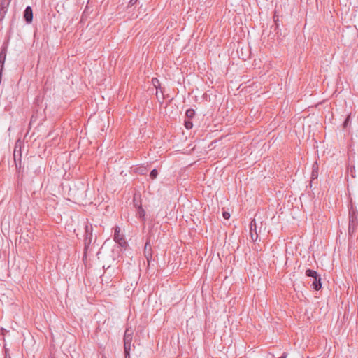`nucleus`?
<instances>
[{
	"mask_svg": "<svg viewBox=\"0 0 358 358\" xmlns=\"http://www.w3.org/2000/svg\"><path fill=\"white\" fill-rule=\"evenodd\" d=\"M131 344L124 343V358H130Z\"/></svg>",
	"mask_w": 358,
	"mask_h": 358,
	"instance_id": "ddd939ff",
	"label": "nucleus"
},
{
	"mask_svg": "<svg viewBox=\"0 0 358 358\" xmlns=\"http://www.w3.org/2000/svg\"><path fill=\"white\" fill-rule=\"evenodd\" d=\"M195 115V110L192 108L187 109L185 113L187 119L192 120Z\"/></svg>",
	"mask_w": 358,
	"mask_h": 358,
	"instance_id": "4468645a",
	"label": "nucleus"
},
{
	"mask_svg": "<svg viewBox=\"0 0 358 358\" xmlns=\"http://www.w3.org/2000/svg\"><path fill=\"white\" fill-rule=\"evenodd\" d=\"M34 160H35V159H34V157H31L29 159H28L27 162V169H29V164H32V162H33Z\"/></svg>",
	"mask_w": 358,
	"mask_h": 358,
	"instance_id": "412c9836",
	"label": "nucleus"
},
{
	"mask_svg": "<svg viewBox=\"0 0 358 358\" xmlns=\"http://www.w3.org/2000/svg\"><path fill=\"white\" fill-rule=\"evenodd\" d=\"M23 18L27 24H31L33 21V10L29 6H27L23 13Z\"/></svg>",
	"mask_w": 358,
	"mask_h": 358,
	"instance_id": "6e6552de",
	"label": "nucleus"
},
{
	"mask_svg": "<svg viewBox=\"0 0 358 358\" xmlns=\"http://www.w3.org/2000/svg\"><path fill=\"white\" fill-rule=\"evenodd\" d=\"M158 176V171L156 169H152L150 173V178L152 180L155 179Z\"/></svg>",
	"mask_w": 358,
	"mask_h": 358,
	"instance_id": "dca6fc26",
	"label": "nucleus"
},
{
	"mask_svg": "<svg viewBox=\"0 0 358 358\" xmlns=\"http://www.w3.org/2000/svg\"><path fill=\"white\" fill-rule=\"evenodd\" d=\"M9 358H10V357H9Z\"/></svg>",
	"mask_w": 358,
	"mask_h": 358,
	"instance_id": "a878e982",
	"label": "nucleus"
},
{
	"mask_svg": "<svg viewBox=\"0 0 358 358\" xmlns=\"http://www.w3.org/2000/svg\"><path fill=\"white\" fill-rule=\"evenodd\" d=\"M152 83L156 89H158V87H160L159 80L157 78H153L152 79Z\"/></svg>",
	"mask_w": 358,
	"mask_h": 358,
	"instance_id": "a211bd4d",
	"label": "nucleus"
},
{
	"mask_svg": "<svg viewBox=\"0 0 358 358\" xmlns=\"http://www.w3.org/2000/svg\"><path fill=\"white\" fill-rule=\"evenodd\" d=\"M305 273L307 277H310L314 279L312 283L313 289L317 291L320 290L322 287L320 275H319L315 271L311 270L310 268L306 269Z\"/></svg>",
	"mask_w": 358,
	"mask_h": 358,
	"instance_id": "7ed1b4c3",
	"label": "nucleus"
},
{
	"mask_svg": "<svg viewBox=\"0 0 358 358\" xmlns=\"http://www.w3.org/2000/svg\"><path fill=\"white\" fill-rule=\"evenodd\" d=\"M286 357H287V353L284 352L280 358H286Z\"/></svg>",
	"mask_w": 358,
	"mask_h": 358,
	"instance_id": "5701e85b",
	"label": "nucleus"
},
{
	"mask_svg": "<svg viewBox=\"0 0 358 358\" xmlns=\"http://www.w3.org/2000/svg\"><path fill=\"white\" fill-rule=\"evenodd\" d=\"M138 0H130L127 6V10H129L130 8H131L134 6H135L136 4V3L138 2Z\"/></svg>",
	"mask_w": 358,
	"mask_h": 358,
	"instance_id": "aec40b11",
	"label": "nucleus"
},
{
	"mask_svg": "<svg viewBox=\"0 0 358 358\" xmlns=\"http://www.w3.org/2000/svg\"><path fill=\"white\" fill-rule=\"evenodd\" d=\"M133 337V331L131 329L127 328L124 335V343H131Z\"/></svg>",
	"mask_w": 358,
	"mask_h": 358,
	"instance_id": "9b49d317",
	"label": "nucleus"
},
{
	"mask_svg": "<svg viewBox=\"0 0 358 358\" xmlns=\"http://www.w3.org/2000/svg\"><path fill=\"white\" fill-rule=\"evenodd\" d=\"M184 126L187 129H191L193 127V123L189 119H185Z\"/></svg>",
	"mask_w": 358,
	"mask_h": 358,
	"instance_id": "2eb2a0df",
	"label": "nucleus"
},
{
	"mask_svg": "<svg viewBox=\"0 0 358 358\" xmlns=\"http://www.w3.org/2000/svg\"><path fill=\"white\" fill-rule=\"evenodd\" d=\"M93 228L91 224H87L85 227V238H84V252H83V259L86 258L87 252L89 250L90 245L92 241V234Z\"/></svg>",
	"mask_w": 358,
	"mask_h": 358,
	"instance_id": "f03ea898",
	"label": "nucleus"
},
{
	"mask_svg": "<svg viewBox=\"0 0 358 358\" xmlns=\"http://www.w3.org/2000/svg\"><path fill=\"white\" fill-rule=\"evenodd\" d=\"M135 206L138 208L137 214H138L139 218H141L143 220H145V212L144 209L142 208L141 204L140 205L135 204Z\"/></svg>",
	"mask_w": 358,
	"mask_h": 358,
	"instance_id": "f8f14e48",
	"label": "nucleus"
},
{
	"mask_svg": "<svg viewBox=\"0 0 358 358\" xmlns=\"http://www.w3.org/2000/svg\"><path fill=\"white\" fill-rule=\"evenodd\" d=\"M250 235L251 240L255 242L258 238V234L257 231V224L255 219L252 220L250 224Z\"/></svg>",
	"mask_w": 358,
	"mask_h": 358,
	"instance_id": "0eeeda50",
	"label": "nucleus"
},
{
	"mask_svg": "<svg viewBox=\"0 0 358 358\" xmlns=\"http://www.w3.org/2000/svg\"><path fill=\"white\" fill-rule=\"evenodd\" d=\"M51 358H55V357H51Z\"/></svg>",
	"mask_w": 358,
	"mask_h": 358,
	"instance_id": "393cba45",
	"label": "nucleus"
},
{
	"mask_svg": "<svg viewBox=\"0 0 358 358\" xmlns=\"http://www.w3.org/2000/svg\"><path fill=\"white\" fill-rule=\"evenodd\" d=\"M350 122V115H348L343 123V129H346Z\"/></svg>",
	"mask_w": 358,
	"mask_h": 358,
	"instance_id": "f3484780",
	"label": "nucleus"
},
{
	"mask_svg": "<svg viewBox=\"0 0 358 358\" xmlns=\"http://www.w3.org/2000/svg\"><path fill=\"white\" fill-rule=\"evenodd\" d=\"M11 0H0V21H2L7 13Z\"/></svg>",
	"mask_w": 358,
	"mask_h": 358,
	"instance_id": "423d86ee",
	"label": "nucleus"
},
{
	"mask_svg": "<svg viewBox=\"0 0 358 358\" xmlns=\"http://www.w3.org/2000/svg\"><path fill=\"white\" fill-rule=\"evenodd\" d=\"M222 215L225 220H228L230 217V214L228 212H223Z\"/></svg>",
	"mask_w": 358,
	"mask_h": 358,
	"instance_id": "4be33fe9",
	"label": "nucleus"
},
{
	"mask_svg": "<svg viewBox=\"0 0 358 358\" xmlns=\"http://www.w3.org/2000/svg\"><path fill=\"white\" fill-rule=\"evenodd\" d=\"M19 169H21V163L20 162V166Z\"/></svg>",
	"mask_w": 358,
	"mask_h": 358,
	"instance_id": "b1692460",
	"label": "nucleus"
},
{
	"mask_svg": "<svg viewBox=\"0 0 358 358\" xmlns=\"http://www.w3.org/2000/svg\"><path fill=\"white\" fill-rule=\"evenodd\" d=\"M318 178V166L317 162H315V164L313 165L312 168V173H311V180L310 185H312V182Z\"/></svg>",
	"mask_w": 358,
	"mask_h": 358,
	"instance_id": "9d476101",
	"label": "nucleus"
},
{
	"mask_svg": "<svg viewBox=\"0 0 358 358\" xmlns=\"http://www.w3.org/2000/svg\"><path fill=\"white\" fill-rule=\"evenodd\" d=\"M7 48H8L7 44L3 43V45H2L1 48V52H0V71L3 70V65H4V63L6 61V54H7Z\"/></svg>",
	"mask_w": 358,
	"mask_h": 358,
	"instance_id": "1a4fd4ad",
	"label": "nucleus"
},
{
	"mask_svg": "<svg viewBox=\"0 0 358 358\" xmlns=\"http://www.w3.org/2000/svg\"><path fill=\"white\" fill-rule=\"evenodd\" d=\"M143 255L147 260L148 266H150V262L152 259V249L150 245V239L148 238L143 249Z\"/></svg>",
	"mask_w": 358,
	"mask_h": 358,
	"instance_id": "20e7f679",
	"label": "nucleus"
},
{
	"mask_svg": "<svg viewBox=\"0 0 358 358\" xmlns=\"http://www.w3.org/2000/svg\"><path fill=\"white\" fill-rule=\"evenodd\" d=\"M114 241L121 247H125L127 245V243L124 238V235L120 233V229L119 227H116L115 229Z\"/></svg>",
	"mask_w": 358,
	"mask_h": 358,
	"instance_id": "39448f33",
	"label": "nucleus"
},
{
	"mask_svg": "<svg viewBox=\"0 0 358 358\" xmlns=\"http://www.w3.org/2000/svg\"><path fill=\"white\" fill-rule=\"evenodd\" d=\"M273 21L275 22V29H278L279 24H278V22L279 21V17L277 15V12L276 11L274 13Z\"/></svg>",
	"mask_w": 358,
	"mask_h": 358,
	"instance_id": "6ab92c4d",
	"label": "nucleus"
},
{
	"mask_svg": "<svg viewBox=\"0 0 358 358\" xmlns=\"http://www.w3.org/2000/svg\"><path fill=\"white\" fill-rule=\"evenodd\" d=\"M358 227V212L352 206L349 209L348 234L352 236Z\"/></svg>",
	"mask_w": 358,
	"mask_h": 358,
	"instance_id": "f257e3e1",
	"label": "nucleus"
}]
</instances>
